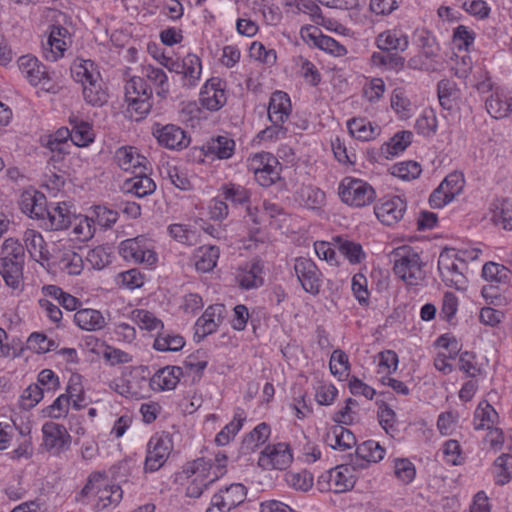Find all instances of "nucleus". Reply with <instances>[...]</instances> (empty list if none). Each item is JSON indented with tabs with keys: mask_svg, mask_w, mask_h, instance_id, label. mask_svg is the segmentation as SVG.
Wrapping results in <instances>:
<instances>
[{
	"mask_svg": "<svg viewBox=\"0 0 512 512\" xmlns=\"http://www.w3.org/2000/svg\"><path fill=\"white\" fill-rule=\"evenodd\" d=\"M246 416L243 411L237 412L233 420L227 424L216 436L215 442L224 446L230 442V440L238 433L241 429Z\"/></svg>",
	"mask_w": 512,
	"mask_h": 512,
	"instance_id": "nucleus-43",
	"label": "nucleus"
},
{
	"mask_svg": "<svg viewBox=\"0 0 512 512\" xmlns=\"http://www.w3.org/2000/svg\"><path fill=\"white\" fill-rule=\"evenodd\" d=\"M419 45L423 55L428 59H434L439 55L440 48L434 36L428 32L419 35Z\"/></svg>",
	"mask_w": 512,
	"mask_h": 512,
	"instance_id": "nucleus-61",
	"label": "nucleus"
},
{
	"mask_svg": "<svg viewBox=\"0 0 512 512\" xmlns=\"http://www.w3.org/2000/svg\"><path fill=\"white\" fill-rule=\"evenodd\" d=\"M28 348L36 353H46L56 348V343L42 333H32L27 340Z\"/></svg>",
	"mask_w": 512,
	"mask_h": 512,
	"instance_id": "nucleus-55",
	"label": "nucleus"
},
{
	"mask_svg": "<svg viewBox=\"0 0 512 512\" xmlns=\"http://www.w3.org/2000/svg\"><path fill=\"white\" fill-rule=\"evenodd\" d=\"M152 89L143 77H132L125 86L128 112L135 121L143 119L151 110Z\"/></svg>",
	"mask_w": 512,
	"mask_h": 512,
	"instance_id": "nucleus-3",
	"label": "nucleus"
},
{
	"mask_svg": "<svg viewBox=\"0 0 512 512\" xmlns=\"http://www.w3.org/2000/svg\"><path fill=\"white\" fill-rule=\"evenodd\" d=\"M338 194L344 203L355 207L366 206L376 197L371 185L354 178L343 179L339 185Z\"/></svg>",
	"mask_w": 512,
	"mask_h": 512,
	"instance_id": "nucleus-4",
	"label": "nucleus"
},
{
	"mask_svg": "<svg viewBox=\"0 0 512 512\" xmlns=\"http://www.w3.org/2000/svg\"><path fill=\"white\" fill-rule=\"evenodd\" d=\"M339 251L349 260L350 263H360L364 258L365 254L362 250V246L353 241L343 239L340 236L334 238Z\"/></svg>",
	"mask_w": 512,
	"mask_h": 512,
	"instance_id": "nucleus-41",
	"label": "nucleus"
},
{
	"mask_svg": "<svg viewBox=\"0 0 512 512\" xmlns=\"http://www.w3.org/2000/svg\"><path fill=\"white\" fill-rule=\"evenodd\" d=\"M43 445L47 451L58 454L70 443V435L65 426L55 422H47L42 427Z\"/></svg>",
	"mask_w": 512,
	"mask_h": 512,
	"instance_id": "nucleus-10",
	"label": "nucleus"
},
{
	"mask_svg": "<svg viewBox=\"0 0 512 512\" xmlns=\"http://www.w3.org/2000/svg\"><path fill=\"white\" fill-rule=\"evenodd\" d=\"M413 134L410 131L396 133L388 143L381 148L382 152L394 156L404 151L412 141Z\"/></svg>",
	"mask_w": 512,
	"mask_h": 512,
	"instance_id": "nucleus-44",
	"label": "nucleus"
},
{
	"mask_svg": "<svg viewBox=\"0 0 512 512\" xmlns=\"http://www.w3.org/2000/svg\"><path fill=\"white\" fill-rule=\"evenodd\" d=\"M18 67L32 85H38L47 73L45 66L36 57L31 55L21 56L18 59Z\"/></svg>",
	"mask_w": 512,
	"mask_h": 512,
	"instance_id": "nucleus-22",
	"label": "nucleus"
},
{
	"mask_svg": "<svg viewBox=\"0 0 512 512\" xmlns=\"http://www.w3.org/2000/svg\"><path fill=\"white\" fill-rule=\"evenodd\" d=\"M228 457L223 453H217L214 458V462L212 460H207L205 458H198L192 462H190V472H197L200 475H208L210 477L209 481H217L220 477H222L226 473Z\"/></svg>",
	"mask_w": 512,
	"mask_h": 512,
	"instance_id": "nucleus-12",
	"label": "nucleus"
},
{
	"mask_svg": "<svg viewBox=\"0 0 512 512\" xmlns=\"http://www.w3.org/2000/svg\"><path fill=\"white\" fill-rule=\"evenodd\" d=\"M293 456L288 444L278 443L268 445L260 453L258 464L266 470H284L292 463Z\"/></svg>",
	"mask_w": 512,
	"mask_h": 512,
	"instance_id": "nucleus-7",
	"label": "nucleus"
},
{
	"mask_svg": "<svg viewBox=\"0 0 512 512\" xmlns=\"http://www.w3.org/2000/svg\"><path fill=\"white\" fill-rule=\"evenodd\" d=\"M349 472L347 465L338 466L330 472V483L336 493H342L354 487L355 479Z\"/></svg>",
	"mask_w": 512,
	"mask_h": 512,
	"instance_id": "nucleus-32",
	"label": "nucleus"
},
{
	"mask_svg": "<svg viewBox=\"0 0 512 512\" xmlns=\"http://www.w3.org/2000/svg\"><path fill=\"white\" fill-rule=\"evenodd\" d=\"M68 31L60 25H53L50 28L46 45H44V54L47 60L56 61L63 56L66 50L65 37Z\"/></svg>",
	"mask_w": 512,
	"mask_h": 512,
	"instance_id": "nucleus-20",
	"label": "nucleus"
},
{
	"mask_svg": "<svg viewBox=\"0 0 512 512\" xmlns=\"http://www.w3.org/2000/svg\"><path fill=\"white\" fill-rule=\"evenodd\" d=\"M497 412L489 404L488 401H481L474 413V428L481 430L484 428L490 429V425L495 422Z\"/></svg>",
	"mask_w": 512,
	"mask_h": 512,
	"instance_id": "nucleus-36",
	"label": "nucleus"
},
{
	"mask_svg": "<svg viewBox=\"0 0 512 512\" xmlns=\"http://www.w3.org/2000/svg\"><path fill=\"white\" fill-rule=\"evenodd\" d=\"M74 215L68 203H58L50 209L44 226L52 231L65 230L72 225Z\"/></svg>",
	"mask_w": 512,
	"mask_h": 512,
	"instance_id": "nucleus-19",
	"label": "nucleus"
},
{
	"mask_svg": "<svg viewBox=\"0 0 512 512\" xmlns=\"http://www.w3.org/2000/svg\"><path fill=\"white\" fill-rule=\"evenodd\" d=\"M75 79L82 84L91 82L95 75H100L96 66L91 60H83L79 65H76L74 70Z\"/></svg>",
	"mask_w": 512,
	"mask_h": 512,
	"instance_id": "nucleus-58",
	"label": "nucleus"
},
{
	"mask_svg": "<svg viewBox=\"0 0 512 512\" xmlns=\"http://www.w3.org/2000/svg\"><path fill=\"white\" fill-rule=\"evenodd\" d=\"M371 60L374 65L385 66L390 69L398 70L404 66V58L396 53H389V51L375 52L372 54Z\"/></svg>",
	"mask_w": 512,
	"mask_h": 512,
	"instance_id": "nucleus-50",
	"label": "nucleus"
},
{
	"mask_svg": "<svg viewBox=\"0 0 512 512\" xmlns=\"http://www.w3.org/2000/svg\"><path fill=\"white\" fill-rule=\"evenodd\" d=\"M421 171L420 164L415 161L402 162L392 167V175L403 180L415 179L420 175Z\"/></svg>",
	"mask_w": 512,
	"mask_h": 512,
	"instance_id": "nucleus-52",
	"label": "nucleus"
},
{
	"mask_svg": "<svg viewBox=\"0 0 512 512\" xmlns=\"http://www.w3.org/2000/svg\"><path fill=\"white\" fill-rule=\"evenodd\" d=\"M356 453L362 461H365L360 465L362 468H365L371 462L377 463L381 461L384 458L385 450L378 442L369 440L358 446Z\"/></svg>",
	"mask_w": 512,
	"mask_h": 512,
	"instance_id": "nucleus-31",
	"label": "nucleus"
},
{
	"mask_svg": "<svg viewBox=\"0 0 512 512\" xmlns=\"http://www.w3.org/2000/svg\"><path fill=\"white\" fill-rule=\"evenodd\" d=\"M213 497L216 505L220 504V506L231 511L245 502L247 498V488L241 483H233L221 489Z\"/></svg>",
	"mask_w": 512,
	"mask_h": 512,
	"instance_id": "nucleus-17",
	"label": "nucleus"
},
{
	"mask_svg": "<svg viewBox=\"0 0 512 512\" xmlns=\"http://www.w3.org/2000/svg\"><path fill=\"white\" fill-rule=\"evenodd\" d=\"M43 395V389L38 384H31L23 391L20 406L25 410H29L40 402Z\"/></svg>",
	"mask_w": 512,
	"mask_h": 512,
	"instance_id": "nucleus-54",
	"label": "nucleus"
},
{
	"mask_svg": "<svg viewBox=\"0 0 512 512\" xmlns=\"http://www.w3.org/2000/svg\"><path fill=\"white\" fill-rule=\"evenodd\" d=\"M394 262L393 271L408 285H417L424 278L423 263L420 256L410 246H401L391 253Z\"/></svg>",
	"mask_w": 512,
	"mask_h": 512,
	"instance_id": "nucleus-1",
	"label": "nucleus"
},
{
	"mask_svg": "<svg viewBox=\"0 0 512 512\" xmlns=\"http://www.w3.org/2000/svg\"><path fill=\"white\" fill-rule=\"evenodd\" d=\"M294 270L302 288L313 295L319 293L321 286L320 272L315 263L307 258L295 260Z\"/></svg>",
	"mask_w": 512,
	"mask_h": 512,
	"instance_id": "nucleus-8",
	"label": "nucleus"
},
{
	"mask_svg": "<svg viewBox=\"0 0 512 512\" xmlns=\"http://www.w3.org/2000/svg\"><path fill=\"white\" fill-rule=\"evenodd\" d=\"M185 341L180 335L159 333L154 341V348L158 351H179L183 348Z\"/></svg>",
	"mask_w": 512,
	"mask_h": 512,
	"instance_id": "nucleus-48",
	"label": "nucleus"
},
{
	"mask_svg": "<svg viewBox=\"0 0 512 512\" xmlns=\"http://www.w3.org/2000/svg\"><path fill=\"white\" fill-rule=\"evenodd\" d=\"M224 199L235 204H243L249 201V191L240 185L231 184L224 188Z\"/></svg>",
	"mask_w": 512,
	"mask_h": 512,
	"instance_id": "nucleus-63",
	"label": "nucleus"
},
{
	"mask_svg": "<svg viewBox=\"0 0 512 512\" xmlns=\"http://www.w3.org/2000/svg\"><path fill=\"white\" fill-rule=\"evenodd\" d=\"M262 267L259 262L252 263L248 270L238 276L239 284L244 289L257 288L262 285Z\"/></svg>",
	"mask_w": 512,
	"mask_h": 512,
	"instance_id": "nucleus-45",
	"label": "nucleus"
},
{
	"mask_svg": "<svg viewBox=\"0 0 512 512\" xmlns=\"http://www.w3.org/2000/svg\"><path fill=\"white\" fill-rule=\"evenodd\" d=\"M71 226H73L72 234L76 240L86 241L93 237V219L88 216L75 214Z\"/></svg>",
	"mask_w": 512,
	"mask_h": 512,
	"instance_id": "nucleus-39",
	"label": "nucleus"
},
{
	"mask_svg": "<svg viewBox=\"0 0 512 512\" xmlns=\"http://www.w3.org/2000/svg\"><path fill=\"white\" fill-rule=\"evenodd\" d=\"M143 76L146 77L150 83H152L158 88V96H166V94L168 93L167 76L162 69L153 67L151 65L145 66L143 68Z\"/></svg>",
	"mask_w": 512,
	"mask_h": 512,
	"instance_id": "nucleus-47",
	"label": "nucleus"
},
{
	"mask_svg": "<svg viewBox=\"0 0 512 512\" xmlns=\"http://www.w3.org/2000/svg\"><path fill=\"white\" fill-rule=\"evenodd\" d=\"M82 86L83 96L87 103L94 106H101L107 102V93L102 87L100 75L94 74L93 81L84 83Z\"/></svg>",
	"mask_w": 512,
	"mask_h": 512,
	"instance_id": "nucleus-27",
	"label": "nucleus"
},
{
	"mask_svg": "<svg viewBox=\"0 0 512 512\" xmlns=\"http://www.w3.org/2000/svg\"><path fill=\"white\" fill-rule=\"evenodd\" d=\"M141 377L133 376L132 380H128L126 384L117 385V392L126 397L143 398L147 389L143 391L145 386L140 381Z\"/></svg>",
	"mask_w": 512,
	"mask_h": 512,
	"instance_id": "nucleus-56",
	"label": "nucleus"
},
{
	"mask_svg": "<svg viewBox=\"0 0 512 512\" xmlns=\"http://www.w3.org/2000/svg\"><path fill=\"white\" fill-rule=\"evenodd\" d=\"M224 313V305L217 304L209 306L196 322L195 336H198L199 339H203L208 334L213 333L222 322Z\"/></svg>",
	"mask_w": 512,
	"mask_h": 512,
	"instance_id": "nucleus-15",
	"label": "nucleus"
},
{
	"mask_svg": "<svg viewBox=\"0 0 512 512\" xmlns=\"http://www.w3.org/2000/svg\"><path fill=\"white\" fill-rule=\"evenodd\" d=\"M123 496V491L120 486L117 485H103L97 486L96 491V503L93 506L95 511H102L109 507L117 506Z\"/></svg>",
	"mask_w": 512,
	"mask_h": 512,
	"instance_id": "nucleus-21",
	"label": "nucleus"
},
{
	"mask_svg": "<svg viewBox=\"0 0 512 512\" xmlns=\"http://www.w3.org/2000/svg\"><path fill=\"white\" fill-rule=\"evenodd\" d=\"M347 127L353 137L362 141H369L379 133L377 126H372L370 122H366L363 118H353L349 120Z\"/></svg>",
	"mask_w": 512,
	"mask_h": 512,
	"instance_id": "nucleus-33",
	"label": "nucleus"
},
{
	"mask_svg": "<svg viewBox=\"0 0 512 512\" xmlns=\"http://www.w3.org/2000/svg\"><path fill=\"white\" fill-rule=\"evenodd\" d=\"M71 128V141L78 147L87 146L93 141V133L90 125L86 122H78L77 120H70Z\"/></svg>",
	"mask_w": 512,
	"mask_h": 512,
	"instance_id": "nucleus-42",
	"label": "nucleus"
},
{
	"mask_svg": "<svg viewBox=\"0 0 512 512\" xmlns=\"http://www.w3.org/2000/svg\"><path fill=\"white\" fill-rule=\"evenodd\" d=\"M315 44L321 50L331 53L334 56H343L346 54V48L329 36L320 35L316 38Z\"/></svg>",
	"mask_w": 512,
	"mask_h": 512,
	"instance_id": "nucleus-64",
	"label": "nucleus"
},
{
	"mask_svg": "<svg viewBox=\"0 0 512 512\" xmlns=\"http://www.w3.org/2000/svg\"><path fill=\"white\" fill-rule=\"evenodd\" d=\"M482 276L487 281L506 285L510 281L511 271L504 265L488 262L483 266Z\"/></svg>",
	"mask_w": 512,
	"mask_h": 512,
	"instance_id": "nucleus-38",
	"label": "nucleus"
},
{
	"mask_svg": "<svg viewBox=\"0 0 512 512\" xmlns=\"http://www.w3.org/2000/svg\"><path fill=\"white\" fill-rule=\"evenodd\" d=\"M464 175L461 172L454 171L446 176V178L442 181L443 187L446 189V192L449 193V197L455 198V196L459 195L464 188Z\"/></svg>",
	"mask_w": 512,
	"mask_h": 512,
	"instance_id": "nucleus-57",
	"label": "nucleus"
},
{
	"mask_svg": "<svg viewBox=\"0 0 512 512\" xmlns=\"http://www.w3.org/2000/svg\"><path fill=\"white\" fill-rule=\"evenodd\" d=\"M181 375L180 367H165L155 373L152 378L141 377L140 381L145 387L149 386L152 390H172L176 387Z\"/></svg>",
	"mask_w": 512,
	"mask_h": 512,
	"instance_id": "nucleus-14",
	"label": "nucleus"
},
{
	"mask_svg": "<svg viewBox=\"0 0 512 512\" xmlns=\"http://www.w3.org/2000/svg\"><path fill=\"white\" fill-rule=\"evenodd\" d=\"M286 483L297 491L306 492L313 486V476L306 470L289 471L285 474Z\"/></svg>",
	"mask_w": 512,
	"mask_h": 512,
	"instance_id": "nucleus-46",
	"label": "nucleus"
},
{
	"mask_svg": "<svg viewBox=\"0 0 512 512\" xmlns=\"http://www.w3.org/2000/svg\"><path fill=\"white\" fill-rule=\"evenodd\" d=\"M24 247L13 238H8L2 245V257L0 258V275L7 286L16 289L19 287L22 277V264Z\"/></svg>",
	"mask_w": 512,
	"mask_h": 512,
	"instance_id": "nucleus-2",
	"label": "nucleus"
},
{
	"mask_svg": "<svg viewBox=\"0 0 512 512\" xmlns=\"http://www.w3.org/2000/svg\"><path fill=\"white\" fill-rule=\"evenodd\" d=\"M86 261L92 268L101 270L110 263V254L104 247L98 246L88 251Z\"/></svg>",
	"mask_w": 512,
	"mask_h": 512,
	"instance_id": "nucleus-59",
	"label": "nucleus"
},
{
	"mask_svg": "<svg viewBox=\"0 0 512 512\" xmlns=\"http://www.w3.org/2000/svg\"><path fill=\"white\" fill-rule=\"evenodd\" d=\"M74 321L81 329L95 331L102 329L106 322L102 313L95 309H78L74 314Z\"/></svg>",
	"mask_w": 512,
	"mask_h": 512,
	"instance_id": "nucleus-24",
	"label": "nucleus"
},
{
	"mask_svg": "<svg viewBox=\"0 0 512 512\" xmlns=\"http://www.w3.org/2000/svg\"><path fill=\"white\" fill-rule=\"evenodd\" d=\"M23 240L28 252L33 256L42 254L44 248V239L40 233L35 230L27 229L24 232Z\"/></svg>",
	"mask_w": 512,
	"mask_h": 512,
	"instance_id": "nucleus-60",
	"label": "nucleus"
},
{
	"mask_svg": "<svg viewBox=\"0 0 512 512\" xmlns=\"http://www.w3.org/2000/svg\"><path fill=\"white\" fill-rule=\"evenodd\" d=\"M377 46L382 51L400 50L408 48V38L405 35H398L396 31H385L378 35Z\"/></svg>",
	"mask_w": 512,
	"mask_h": 512,
	"instance_id": "nucleus-30",
	"label": "nucleus"
},
{
	"mask_svg": "<svg viewBox=\"0 0 512 512\" xmlns=\"http://www.w3.org/2000/svg\"><path fill=\"white\" fill-rule=\"evenodd\" d=\"M326 442L331 448L344 451L356 444V438L350 430L341 425H335L327 433Z\"/></svg>",
	"mask_w": 512,
	"mask_h": 512,
	"instance_id": "nucleus-25",
	"label": "nucleus"
},
{
	"mask_svg": "<svg viewBox=\"0 0 512 512\" xmlns=\"http://www.w3.org/2000/svg\"><path fill=\"white\" fill-rule=\"evenodd\" d=\"M190 462L185 465L183 468V473L186 474L187 478H190V482L186 487V496L191 498H199L203 491L208 488V486L215 481H209L210 477L208 475H200L196 471L190 472Z\"/></svg>",
	"mask_w": 512,
	"mask_h": 512,
	"instance_id": "nucleus-28",
	"label": "nucleus"
},
{
	"mask_svg": "<svg viewBox=\"0 0 512 512\" xmlns=\"http://www.w3.org/2000/svg\"><path fill=\"white\" fill-rule=\"evenodd\" d=\"M330 371L334 375L342 376L349 369L348 356L342 350L333 351L330 362Z\"/></svg>",
	"mask_w": 512,
	"mask_h": 512,
	"instance_id": "nucleus-62",
	"label": "nucleus"
},
{
	"mask_svg": "<svg viewBox=\"0 0 512 512\" xmlns=\"http://www.w3.org/2000/svg\"><path fill=\"white\" fill-rule=\"evenodd\" d=\"M115 160L124 171L141 167L146 162V158L139 155L132 147L119 148L115 153Z\"/></svg>",
	"mask_w": 512,
	"mask_h": 512,
	"instance_id": "nucleus-29",
	"label": "nucleus"
},
{
	"mask_svg": "<svg viewBox=\"0 0 512 512\" xmlns=\"http://www.w3.org/2000/svg\"><path fill=\"white\" fill-rule=\"evenodd\" d=\"M512 99H508L506 96L499 94L498 92L493 93L486 100L487 112L494 118H504L511 111Z\"/></svg>",
	"mask_w": 512,
	"mask_h": 512,
	"instance_id": "nucleus-35",
	"label": "nucleus"
},
{
	"mask_svg": "<svg viewBox=\"0 0 512 512\" xmlns=\"http://www.w3.org/2000/svg\"><path fill=\"white\" fill-rule=\"evenodd\" d=\"M133 319L141 329L154 331L163 328L162 321L147 310L139 309L133 311Z\"/></svg>",
	"mask_w": 512,
	"mask_h": 512,
	"instance_id": "nucleus-51",
	"label": "nucleus"
},
{
	"mask_svg": "<svg viewBox=\"0 0 512 512\" xmlns=\"http://www.w3.org/2000/svg\"><path fill=\"white\" fill-rule=\"evenodd\" d=\"M153 135L161 146L172 150H181L190 143V138L186 132L181 127L173 124L165 126L157 124L153 130Z\"/></svg>",
	"mask_w": 512,
	"mask_h": 512,
	"instance_id": "nucleus-9",
	"label": "nucleus"
},
{
	"mask_svg": "<svg viewBox=\"0 0 512 512\" xmlns=\"http://www.w3.org/2000/svg\"><path fill=\"white\" fill-rule=\"evenodd\" d=\"M124 187L128 193L140 198L152 194L156 189L154 181L145 174L127 180Z\"/></svg>",
	"mask_w": 512,
	"mask_h": 512,
	"instance_id": "nucleus-34",
	"label": "nucleus"
},
{
	"mask_svg": "<svg viewBox=\"0 0 512 512\" xmlns=\"http://www.w3.org/2000/svg\"><path fill=\"white\" fill-rule=\"evenodd\" d=\"M291 112V102L287 93L276 91L272 94L268 106V117L273 125H282Z\"/></svg>",
	"mask_w": 512,
	"mask_h": 512,
	"instance_id": "nucleus-18",
	"label": "nucleus"
},
{
	"mask_svg": "<svg viewBox=\"0 0 512 512\" xmlns=\"http://www.w3.org/2000/svg\"><path fill=\"white\" fill-rule=\"evenodd\" d=\"M259 161L262 167H253L255 179L264 187H269L280 178L278 161L269 154L257 156L253 162Z\"/></svg>",
	"mask_w": 512,
	"mask_h": 512,
	"instance_id": "nucleus-16",
	"label": "nucleus"
},
{
	"mask_svg": "<svg viewBox=\"0 0 512 512\" xmlns=\"http://www.w3.org/2000/svg\"><path fill=\"white\" fill-rule=\"evenodd\" d=\"M141 242L140 237L122 241L119 246L120 255L127 261L153 265L156 262V254L145 248Z\"/></svg>",
	"mask_w": 512,
	"mask_h": 512,
	"instance_id": "nucleus-11",
	"label": "nucleus"
},
{
	"mask_svg": "<svg viewBox=\"0 0 512 512\" xmlns=\"http://www.w3.org/2000/svg\"><path fill=\"white\" fill-rule=\"evenodd\" d=\"M172 448L173 444L169 435L152 437L148 442L145 471L154 472L159 470L169 457Z\"/></svg>",
	"mask_w": 512,
	"mask_h": 512,
	"instance_id": "nucleus-6",
	"label": "nucleus"
},
{
	"mask_svg": "<svg viewBox=\"0 0 512 512\" xmlns=\"http://www.w3.org/2000/svg\"><path fill=\"white\" fill-rule=\"evenodd\" d=\"M105 474L101 472H94L92 473L82 490L78 493L76 496V501L82 505H86L87 501L86 499L91 495L95 494L97 491V486L101 484V482L104 481Z\"/></svg>",
	"mask_w": 512,
	"mask_h": 512,
	"instance_id": "nucleus-53",
	"label": "nucleus"
},
{
	"mask_svg": "<svg viewBox=\"0 0 512 512\" xmlns=\"http://www.w3.org/2000/svg\"><path fill=\"white\" fill-rule=\"evenodd\" d=\"M179 74H183L184 78L188 80V84L193 85L201 75L200 59L194 54L185 56L183 58V70Z\"/></svg>",
	"mask_w": 512,
	"mask_h": 512,
	"instance_id": "nucleus-49",
	"label": "nucleus"
},
{
	"mask_svg": "<svg viewBox=\"0 0 512 512\" xmlns=\"http://www.w3.org/2000/svg\"><path fill=\"white\" fill-rule=\"evenodd\" d=\"M235 143L226 136H218L211 139L207 144V151L216 155L219 159L230 158L234 151Z\"/></svg>",
	"mask_w": 512,
	"mask_h": 512,
	"instance_id": "nucleus-40",
	"label": "nucleus"
},
{
	"mask_svg": "<svg viewBox=\"0 0 512 512\" xmlns=\"http://www.w3.org/2000/svg\"><path fill=\"white\" fill-rule=\"evenodd\" d=\"M465 265L464 260L457 258L454 249H445L440 253L438 270L447 286L460 289L465 285L466 278L462 272Z\"/></svg>",
	"mask_w": 512,
	"mask_h": 512,
	"instance_id": "nucleus-5",
	"label": "nucleus"
},
{
	"mask_svg": "<svg viewBox=\"0 0 512 512\" xmlns=\"http://www.w3.org/2000/svg\"><path fill=\"white\" fill-rule=\"evenodd\" d=\"M406 211V202L398 196L383 201L375 207L377 218L385 225L398 223Z\"/></svg>",
	"mask_w": 512,
	"mask_h": 512,
	"instance_id": "nucleus-13",
	"label": "nucleus"
},
{
	"mask_svg": "<svg viewBox=\"0 0 512 512\" xmlns=\"http://www.w3.org/2000/svg\"><path fill=\"white\" fill-rule=\"evenodd\" d=\"M219 248L216 246H202L195 250L193 262L196 270L207 273L214 269L219 258Z\"/></svg>",
	"mask_w": 512,
	"mask_h": 512,
	"instance_id": "nucleus-23",
	"label": "nucleus"
},
{
	"mask_svg": "<svg viewBox=\"0 0 512 512\" xmlns=\"http://www.w3.org/2000/svg\"><path fill=\"white\" fill-rule=\"evenodd\" d=\"M492 222L506 231L512 230V203L504 199L492 210Z\"/></svg>",
	"mask_w": 512,
	"mask_h": 512,
	"instance_id": "nucleus-37",
	"label": "nucleus"
},
{
	"mask_svg": "<svg viewBox=\"0 0 512 512\" xmlns=\"http://www.w3.org/2000/svg\"><path fill=\"white\" fill-rule=\"evenodd\" d=\"M200 102L208 110L217 111L226 103L225 91L223 88L216 87L212 80L201 91Z\"/></svg>",
	"mask_w": 512,
	"mask_h": 512,
	"instance_id": "nucleus-26",
	"label": "nucleus"
}]
</instances>
